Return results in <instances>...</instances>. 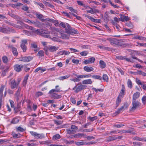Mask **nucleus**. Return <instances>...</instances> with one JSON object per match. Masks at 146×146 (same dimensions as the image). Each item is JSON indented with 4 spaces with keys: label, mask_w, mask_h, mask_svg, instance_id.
<instances>
[{
    "label": "nucleus",
    "mask_w": 146,
    "mask_h": 146,
    "mask_svg": "<svg viewBox=\"0 0 146 146\" xmlns=\"http://www.w3.org/2000/svg\"><path fill=\"white\" fill-rule=\"evenodd\" d=\"M0 32L4 34H9L11 33H15L16 31L15 30L8 27H0Z\"/></svg>",
    "instance_id": "1"
},
{
    "label": "nucleus",
    "mask_w": 146,
    "mask_h": 146,
    "mask_svg": "<svg viewBox=\"0 0 146 146\" xmlns=\"http://www.w3.org/2000/svg\"><path fill=\"white\" fill-rule=\"evenodd\" d=\"M86 85H82L81 83H78L76 86H74L73 88V90H75V92L76 93H78L82 90L86 88Z\"/></svg>",
    "instance_id": "2"
},
{
    "label": "nucleus",
    "mask_w": 146,
    "mask_h": 146,
    "mask_svg": "<svg viewBox=\"0 0 146 146\" xmlns=\"http://www.w3.org/2000/svg\"><path fill=\"white\" fill-rule=\"evenodd\" d=\"M51 31V34L54 36L59 35V33L61 32L62 29L55 27H50Z\"/></svg>",
    "instance_id": "3"
},
{
    "label": "nucleus",
    "mask_w": 146,
    "mask_h": 146,
    "mask_svg": "<svg viewBox=\"0 0 146 146\" xmlns=\"http://www.w3.org/2000/svg\"><path fill=\"white\" fill-rule=\"evenodd\" d=\"M132 104L133 106L130 109V111H134L137 107L140 106V103L137 101L133 100Z\"/></svg>",
    "instance_id": "4"
},
{
    "label": "nucleus",
    "mask_w": 146,
    "mask_h": 146,
    "mask_svg": "<svg viewBox=\"0 0 146 146\" xmlns=\"http://www.w3.org/2000/svg\"><path fill=\"white\" fill-rule=\"evenodd\" d=\"M30 133L35 138L38 139H42L44 137V135L43 134H39L34 131H30Z\"/></svg>",
    "instance_id": "5"
},
{
    "label": "nucleus",
    "mask_w": 146,
    "mask_h": 146,
    "mask_svg": "<svg viewBox=\"0 0 146 146\" xmlns=\"http://www.w3.org/2000/svg\"><path fill=\"white\" fill-rule=\"evenodd\" d=\"M33 58V57L32 56H24L19 58V60L20 61H23L27 62L32 60Z\"/></svg>",
    "instance_id": "6"
},
{
    "label": "nucleus",
    "mask_w": 146,
    "mask_h": 146,
    "mask_svg": "<svg viewBox=\"0 0 146 146\" xmlns=\"http://www.w3.org/2000/svg\"><path fill=\"white\" fill-rule=\"evenodd\" d=\"M107 40L109 41L110 44L112 45H118L119 44V40L117 39L109 38H107Z\"/></svg>",
    "instance_id": "7"
},
{
    "label": "nucleus",
    "mask_w": 146,
    "mask_h": 146,
    "mask_svg": "<svg viewBox=\"0 0 146 146\" xmlns=\"http://www.w3.org/2000/svg\"><path fill=\"white\" fill-rule=\"evenodd\" d=\"M41 36L47 38H50L51 37L49 34L50 32L46 30L41 29Z\"/></svg>",
    "instance_id": "8"
},
{
    "label": "nucleus",
    "mask_w": 146,
    "mask_h": 146,
    "mask_svg": "<svg viewBox=\"0 0 146 146\" xmlns=\"http://www.w3.org/2000/svg\"><path fill=\"white\" fill-rule=\"evenodd\" d=\"M13 67L16 71L19 72L22 70L23 66L22 64H16Z\"/></svg>",
    "instance_id": "9"
},
{
    "label": "nucleus",
    "mask_w": 146,
    "mask_h": 146,
    "mask_svg": "<svg viewBox=\"0 0 146 146\" xmlns=\"http://www.w3.org/2000/svg\"><path fill=\"white\" fill-rule=\"evenodd\" d=\"M27 41L26 40H22V43L21 45V47L24 52H25L27 50V46L25 44H27Z\"/></svg>",
    "instance_id": "10"
},
{
    "label": "nucleus",
    "mask_w": 146,
    "mask_h": 146,
    "mask_svg": "<svg viewBox=\"0 0 146 146\" xmlns=\"http://www.w3.org/2000/svg\"><path fill=\"white\" fill-rule=\"evenodd\" d=\"M47 48H48V50L52 52L56 51L58 48V47L52 45L48 46Z\"/></svg>",
    "instance_id": "11"
},
{
    "label": "nucleus",
    "mask_w": 146,
    "mask_h": 146,
    "mask_svg": "<svg viewBox=\"0 0 146 146\" xmlns=\"http://www.w3.org/2000/svg\"><path fill=\"white\" fill-rule=\"evenodd\" d=\"M64 31L62 30L61 32L59 33V35L60 36V37L64 39H67L69 38V36L67 35L66 34H64Z\"/></svg>",
    "instance_id": "12"
},
{
    "label": "nucleus",
    "mask_w": 146,
    "mask_h": 146,
    "mask_svg": "<svg viewBox=\"0 0 146 146\" xmlns=\"http://www.w3.org/2000/svg\"><path fill=\"white\" fill-rule=\"evenodd\" d=\"M73 74L75 75L76 77V78H71L70 79L71 81H73L74 82H78L80 80V75L76 74Z\"/></svg>",
    "instance_id": "13"
},
{
    "label": "nucleus",
    "mask_w": 146,
    "mask_h": 146,
    "mask_svg": "<svg viewBox=\"0 0 146 146\" xmlns=\"http://www.w3.org/2000/svg\"><path fill=\"white\" fill-rule=\"evenodd\" d=\"M11 87L12 89H14L16 88L18 86L15 80H13L10 83Z\"/></svg>",
    "instance_id": "14"
},
{
    "label": "nucleus",
    "mask_w": 146,
    "mask_h": 146,
    "mask_svg": "<svg viewBox=\"0 0 146 146\" xmlns=\"http://www.w3.org/2000/svg\"><path fill=\"white\" fill-rule=\"evenodd\" d=\"M78 32L74 29L71 28L69 30H67L66 33L68 34L73 35V34L78 33Z\"/></svg>",
    "instance_id": "15"
},
{
    "label": "nucleus",
    "mask_w": 146,
    "mask_h": 146,
    "mask_svg": "<svg viewBox=\"0 0 146 146\" xmlns=\"http://www.w3.org/2000/svg\"><path fill=\"white\" fill-rule=\"evenodd\" d=\"M85 17L88 18L89 19H90L92 21L95 23H99L100 20H98L97 19H95L93 18L86 15H84Z\"/></svg>",
    "instance_id": "16"
},
{
    "label": "nucleus",
    "mask_w": 146,
    "mask_h": 146,
    "mask_svg": "<svg viewBox=\"0 0 146 146\" xmlns=\"http://www.w3.org/2000/svg\"><path fill=\"white\" fill-rule=\"evenodd\" d=\"M121 21H122L124 22L125 21H127L129 20V18L128 16H126L124 15H121L120 17Z\"/></svg>",
    "instance_id": "17"
},
{
    "label": "nucleus",
    "mask_w": 146,
    "mask_h": 146,
    "mask_svg": "<svg viewBox=\"0 0 146 146\" xmlns=\"http://www.w3.org/2000/svg\"><path fill=\"white\" fill-rule=\"evenodd\" d=\"M84 71L87 72H89L91 71H93L94 69L91 67H88L87 66H85L84 67Z\"/></svg>",
    "instance_id": "18"
},
{
    "label": "nucleus",
    "mask_w": 146,
    "mask_h": 146,
    "mask_svg": "<svg viewBox=\"0 0 146 146\" xmlns=\"http://www.w3.org/2000/svg\"><path fill=\"white\" fill-rule=\"evenodd\" d=\"M5 23L6 24L9 25H11V26H12L13 27H14L16 28H18L19 27V26L15 24H14L10 21H8L7 20H5Z\"/></svg>",
    "instance_id": "19"
},
{
    "label": "nucleus",
    "mask_w": 146,
    "mask_h": 146,
    "mask_svg": "<svg viewBox=\"0 0 146 146\" xmlns=\"http://www.w3.org/2000/svg\"><path fill=\"white\" fill-rule=\"evenodd\" d=\"M50 96L55 99H58L61 98L62 96L61 95H58L56 93H53L50 94Z\"/></svg>",
    "instance_id": "20"
},
{
    "label": "nucleus",
    "mask_w": 146,
    "mask_h": 146,
    "mask_svg": "<svg viewBox=\"0 0 146 146\" xmlns=\"http://www.w3.org/2000/svg\"><path fill=\"white\" fill-rule=\"evenodd\" d=\"M82 83L84 84H91L92 83V80L90 79L83 80Z\"/></svg>",
    "instance_id": "21"
},
{
    "label": "nucleus",
    "mask_w": 146,
    "mask_h": 146,
    "mask_svg": "<svg viewBox=\"0 0 146 146\" xmlns=\"http://www.w3.org/2000/svg\"><path fill=\"white\" fill-rule=\"evenodd\" d=\"M139 96L140 93L138 92H136L133 95V100H136L139 98Z\"/></svg>",
    "instance_id": "22"
},
{
    "label": "nucleus",
    "mask_w": 146,
    "mask_h": 146,
    "mask_svg": "<svg viewBox=\"0 0 146 146\" xmlns=\"http://www.w3.org/2000/svg\"><path fill=\"white\" fill-rule=\"evenodd\" d=\"M23 32L24 34L29 36H32L33 35V32H31L27 30H23Z\"/></svg>",
    "instance_id": "23"
},
{
    "label": "nucleus",
    "mask_w": 146,
    "mask_h": 146,
    "mask_svg": "<svg viewBox=\"0 0 146 146\" xmlns=\"http://www.w3.org/2000/svg\"><path fill=\"white\" fill-rule=\"evenodd\" d=\"M99 64L100 65V67L101 68H104L106 67V64L103 60H100L99 62Z\"/></svg>",
    "instance_id": "24"
},
{
    "label": "nucleus",
    "mask_w": 146,
    "mask_h": 146,
    "mask_svg": "<svg viewBox=\"0 0 146 146\" xmlns=\"http://www.w3.org/2000/svg\"><path fill=\"white\" fill-rule=\"evenodd\" d=\"M125 132L126 133H129L132 134H135L134 129L133 128H131L128 130H125Z\"/></svg>",
    "instance_id": "25"
},
{
    "label": "nucleus",
    "mask_w": 146,
    "mask_h": 146,
    "mask_svg": "<svg viewBox=\"0 0 146 146\" xmlns=\"http://www.w3.org/2000/svg\"><path fill=\"white\" fill-rule=\"evenodd\" d=\"M29 75H27L25 77L23 82V86H25L27 83V80L28 79Z\"/></svg>",
    "instance_id": "26"
},
{
    "label": "nucleus",
    "mask_w": 146,
    "mask_h": 146,
    "mask_svg": "<svg viewBox=\"0 0 146 146\" xmlns=\"http://www.w3.org/2000/svg\"><path fill=\"white\" fill-rule=\"evenodd\" d=\"M70 77V75H66L63 76H60L58 78V79L60 80H63L68 78Z\"/></svg>",
    "instance_id": "27"
},
{
    "label": "nucleus",
    "mask_w": 146,
    "mask_h": 146,
    "mask_svg": "<svg viewBox=\"0 0 146 146\" xmlns=\"http://www.w3.org/2000/svg\"><path fill=\"white\" fill-rule=\"evenodd\" d=\"M35 25L39 28H41L42 27V23L36 21V23Z\"/></svg>",
    "instance_id": "28"
},
{
    "label": "nucleus",
    "mask_w": 146,
    "mask_h": 146,
    "mask_svg": "<svg viewBox=\"0 0 146 146\" xmlns=\"http://www.w3.org/2000/svg\"><path fill=\"white\" fill-rule=\"evenodd\" d=\"M81 78H90L92 76L91 74H88L84 75H80Z\"/></svg>",
    "instance_id": "29"
},
{
    "label": "nucleus",
    "mask_w": 146,
    "mask_h": 146,
    "mask_svg": "<svg viewBox=\"0 0 146 146\" xmlns=\"http://www.w3.org/2000/svg\"><path fill=\"white\" fill-rule=\"evenodd\" d=\"M127 85L128 87L130 88H131L132 87V83L130 80L129 79L127 82Z\"/></svg>",
    "instance_id": "30"
},
{
    "label": "nucleus",
    "mask_w": 146,
    "mask_h": 146,
    "mask_svg": "<svg viewBox=\"0 0 146 146\" xmlns=\"http://www.w3.org/2000/svg\"><path fill=\"white\" fill-rule=\"evenodd\" d=\"M60 91V89H52L49 92V93L50 94H53L54 92H58Z\"/></svg>",
    "instance_id": "31"
},
{
    "label": "nucleus",
    "mask_w": 146,
    "mask_h": 146,
    "mask_svg": "<svg viewBox=\"0 0 146 146\" xmlns=\"http://www.w3.org/2000/svg\"><path fill=\"white\" fill-rule=\"evenodd\" d=\"M103 79L104 81L106 82L108 81V77L106 74H104L103 75Z\"/></svg>",
    "instance_id": "32"
},
{
    "label": "nucleus",
    "mask_w": 146,
    "mask_h": 146,
    "mask_svg": "<svg viewBox=\"0 0 146 146\" xmlns=\"http://www.w3.org/2000/svg\"><path fill=\"white\" fill-rule=\"evenodd\" d=\"M11 50L14 55L17 56L18 55V53L15 48H13Z\"/></svg>",
    "instance_id": "33"
},
{
    "label": "nucleus",
    "mask_w": 146,
    "mask_h": 146,
    "mask_svg": "<svg viewBox=\"0 0 146 146\" xmlns=\"http://www.w3.org/2000/svg\"><path fill=\"white\" fill-rule=\"evenodd\" d=\"M60 138V135L58 134H57L54 135L52 138L54 140H56L57 139H59Z\"/></svg>",
    "instance_id": "34"
},
{
    "label": "nucleus",
    "mask_w": 146,
    "mask_h": 146,
    "mask_svg": "<svg viewBox=\"0 0 146 146\" xmlns=\"http://www.w3.org/2000/svg\"><path fill=\"white\" fill-rule=\"evenodd\" d=\"M68 134H74L76 132V131L73 130H71L70 129H68L67 130Z\"/></svg>",
    "instance_id": "35"
},
{
    "label": "nucleus",
    "mask_w": 146,
    "mask_h": 146,
    "mask_svg": "<svg viewBox=\"0 0 146 146\" xmlns=\"http://www.w3.org/2000/svg\"><path fill=\"white\" fill-rule=\"evenodd\" d=\"M92 77L93 78L99 80H101L102 79V78L100 76L97 75H92Z\"/></svg>",
    "instance_id": "36"
},
{
    "label": "nucleus",
    "mask_w": 146,
    "mask_h": 146,
    "mask_svg": "<svg viewBox=\"0 0 146 146\" xmlns=\"http://www.w3.org/2000/svg\"><path fill=\"white\" fill-rule=\"evenodd\" d=\"M19 120L18 118H15L13 119L11 122L13 124H16L19 122Z\"/></svg>",
    "instance_id": "37"
},
{
    "label": "nucleus",
    "mask_w": 146,
    "mask_h": 146,
    "mask_svg": "<svg viewBox=\"0 0 146 146\" xmlns=\"http://www.w3.org/2000/svg\"><path fill=\"white\" fill-rule=\"evenodd\" d=\"M3 62L5 63H7L8 62V58L6 56H4L2 58Z\"/></svg>",
    "instance_id": "38"
},
{
    "label": "nucleus",
    "mask_w": 146,
    "mask_h": 146,
    "mask_svg": "<svg viewBox=\"0 0 146 146\" xmlns=\"http://www.w3.org/2000/svg\"><path fill=\"white\" fill-rule=\"evenodd\" d=\"M88 54V52L87 51H84L81 52L80 54L82 56H86Z\"/></svg>",
    "instance_id": "39"
},
{
    "label": "nucleus",
    "mask_w": 146,
    "mask_h": 146,
    "mask_svg": "<svg viewBox=\"0 0 146 146\" xmlns=\"http://www.w3.org/2000/svg\"><path fill=\"white\" fill-rule=\"evenodd\" d=\"M5 88V86L4 85H2L0 89V95H1L2 96L3 95V92L4 90V89Z\"/></svg>",
    "instance_id": "40"
},
{
    "label": "nucleus",
    "mask_w": 146,
    "mask_h": 146,
    "mask_svg": "<svg viewBox=\"0 0 146 146\" xmlns=\"http://www.w3.org/2000/svg\"><path fill=\"white\" fill-rule=\"evenodd\" d=\"M137 73L140 75H141L143 76H146V73L144 72L141 71H138Z\"/></svg>",
    "instance_id": "41"
},
{
    "label": "nucleus",
    "mask_w": 146,
    "mask_h": 146,
    "mask_svg": "<svg viewBox=\"0 0 146 146\" xmlns=\"http://www.w3.org/2000/svg\"><path fill=\"white\" fill-rule=\"evenodd\" d=\"M121 98H119L118 97L117 98L116 104V107H117L119 106V103L121 102Z\"/></svg>",
    "instance_id": "42"
},
{
    "label": "nucleus",
    "mask_w": 146,
    "mask_h": 146,
    "mask_svg": "<svg viewBox=\"0 0 146 146\" xmlns=\"http://www.w3.org/2000/svg\"><path fill=\"white\" fill-rule=\"evenodd\" d=\"M41 29H37L36 30L35 29V32L33 33H36L37 34L40 35L41 36Z\"/></svg>",
    "instance_id": "43"
},
{
    "label": "nucleus",
    "mask_w": 146,
    "mask_h": 146,
    "mask_svg": "<svg viewBox=\"0 0 146 146\" xmlns=\"http://www.w3.org/2000/svg\"><path fill=\"white\" fill-rule=\"evenodd\" d=\"M41 29H37L36 30L35 29V32L33 33H36L37 34L40 35L41 36Z\"/></svg>",
    "instance_id": "44"
},
{
    "label": "nucleus",
    "mask_w": 146,
    "mask_h": 146,
    "mask_svg": "<svg viewBox=\"0 0 146 146\" xmlns=\"http://www.w3.org/2000/svg\"><path fill=\"white\" fill-rule=\"evenodd\" d=\"M83 134L78 133L74 135H73V137L75 138L80 137H81Z\"/></svg>",
    "instance_id": "45"
},
{
    "label": "nucleus",
    "mask_w": 146,
    "mask_h": 146,
    "mask_svg": "<svg viewBox=\"0 0 146 146\" xmlns=\"http://www.w3.org/2000/svg\"><path fill=\"white\" fill-rule=\"evenodd\" d=\"M133 139L134 140L140 141H141L143 140V139H142V138L138 137L137 136H135L133 138Z\"/></svg>",
    "instance_id": "46"
},
{
    "label": "nucleus",
    "mask_w": 146,
    "mask_h": 146,
    "mask_svg": "<svg viewBox=\"0 0 146 146\" xmlns=\"http://www.w3.org/2000/svg\"><path fill=\"white\" fill-rule=\"evenodd\" d=\"M125 91V88L123 85H122V88L121 89L120 94H123L124 95V92Z\"/></svg>",
    "instance_id": "47"
},
{
    "label": "nucleus",
    "mask_w": 146,
    "mask_h": 146,
    "mask_svg": "<svg viewBox=\"0 0 146 146\" xmlns=\"http://www.w3.org/2000/svg\"><path fill=\"white\" fill-rule=\"evenodd\" d=\"M67 27V28L65 29V32L66 33L67 30H69V29H70L72 28L70 27V25L68 23H66V27Z\"/></svg>",
    "instance_id": "48"
},
{
    "label": "nucleus",
    "mask_w": 146,
    "mask_h": 146,
    "mask_svg": "<svg viewBox=\"0 0 146 146\" xmlns=\"http://www.w3.org/2000/svg\"><path fill=\"white\" fill-rule=\"evenodd\" d=\"M92 89L96 92V93H97L98 91H99V92H102L103 91V90L102 89H97L94 88H93Z\"/></svg>",
    "instance_id": "49"
},
{
    "label": "nucleus",
    "mask_w": 146,
    "mask_h": 146,
    "mask_svg": "<svg viewBox=\"0 0 146 146\" xmlns=\"http://www.w3.org/2000/svg\"><path fill=\"white\" fill-rule=\"evenodd\" d=\"M76 144L77 145H83L86 144V143L83 141L77 142L76 143Z\"/></svg>",
    "instance_id": "50"
},
{
    "label": "nucleus",
    "mask_w": 146,
    "mask_h": 146,
    "mask_svg": "<svg viewBox=\"0 0 146 146\" xmlns=\"http://www.w3.org/2000/svg\"><path fill=\"white\" fill-rule=\"evenodd\" d=\"M21 90V88L20 87L18 89L16 93L15 94V96H20V93Z\"/></svg>",
    "instance_id": "51"
},
{
    "label": "nucleus",
    "mask_w": 146,
    "mask_h": 146,
    "mask_svg": "<svg viewBox=\"0 0 146 146\" xmlns=\"http://www.w3.org/2000/svg\"><path fill=\"white\" fill-rule=\"evenodd\" d=\"M87 8H88L89 9H91L90 10H87V11L88 13H90L91 14H93V9L90 7L88 6H87Z\"/></svg>",
    "instance_id": "52"
},
{
    "label": "nucleus",
    "mask_w": 146,
    "mask_h": 146,
    "mask_svg": "<svg viewBox=\"0 0 146 146\" xmlns=\"http://www.w3.org/2000/svg\"><path fill=\"white\" fill-rule=\"evenodd\" d=\"M89 62L90 63H94L95 60V59L94 57H91L89 58Z\"/></svg>",
    "instance_id": "53"
},
{
    "label": "nucleus",
    "mask_w": 146,
    "mask_h": 146,
    "mask_svg": "<svg viewBox=\"0 0 146 146\" xmlns=\"http://www.w3.org/2000/svg\"><path fill=\"white\" fill-rule=\"evenodd\" d=\"M136 82L137 83V84H138V85H143V83H144V82H141L140 80L138 79L137 78H136Z\"/></svg>",
    "instance_id": "54"
},
{
    "label": "nucleus",
    "mask_w": 146,
    "mask_h": 146,
    "mask_svg": "<svg viewBox=\"0 0 146 146\" xmlns=\"http://www.w3.org/2000/svg\"><path fill=\"white\" fill-rule=\"evenodd\" d=\"M22 9L24 11H27V13H29V12L28 11L29 10V7L27 6H23L22 8Z\"/></svg>",
    "instance_id": "55"
},
{
    "label": "nucleus",
    "mask_w": 146,
    "mask_h": 146,
    "mask_svg": "<svg viewBox=\"0 0 146 146\" xmlns=\"http://www.w3.org/2000/svg\"><path fill=\"white\" fill-rule=\"evenodd\" d=\"M81 47L82 48L84 49H88L90 48V47L89 46L87 45H83L81 46Z\"/></svg>",
    "instance_id": "56"
},
{
    "label": "nucleus",
    "mask_w": 146,
    "mask_h": 146,
    "mask_svg": "<svg viewBox=\"0 0 146 146\" xmlns=\"http://www.w3.org/2000/svg\"><path fill=\"white\" fill-rule=\"evenodd\" d=\"M38 56H44V53L43 50H40L38 53Z\"/></svg>",
    "instance_id": "57"
},
{
    "label": "nucleus",
    "mask_w": 146,
    "mask_h": 146,
    "mask_svg": "<svg viewBox=\"0 0 146 146\" xmlns=\"http://www.w3.org/2000/svg\"><path fill=\"white\" fill-rule=\"evenodd\" d=\"M143 103L145 104L146 102V96H143L142 98Z\"/></svg>",
    "instance_id": "58"
},
{
    "label": "nucleus",
    "mask_w": 146,
    "mask_h": 146,
    "mask_svg": "<svg viewBox=\"0 0 146 146\" xmlns=\"http://www.w3.org/2000/svg\"><path fill=\"white\" fill-rule=\"evenodd\" d=\"M133 144L135 146H141L140 142H133Z\"/></svg>",
    "instance_id": "59"
},
{
    "label": "nucleus",
    "mask_w": 146,
    "mask_h": 146,
    "mask_svg": "<svg viewBox=\"0 0 146 146\" xmlns=\"http://www.w3.org/2000/svg\"><path fill=\"white\" fill-rule=\"evenodd\" d=\"M36 16L37 17V18L40 19L41 18H42L43 17L42 15L38 13L36 14Z\"/></svg>",
    "instance_id": "60"
},
{
    "label": "nucleus",
    "mask_w": 146,
    "mask_h": 146,
    "mask_svg": "<svg viewBox=\"0 0 146 146\" xmlns=\"http://www.w3.org/2000/svg\"><path fill=\"white\" fill-rule=\"evenodd\" d=\"M67 9H69L72 12H73L76 13L77 12V11L75 10L72 7H68Z\"/></svg>",
    "instance_id": "61"
},
{
    "label": "nucleus",
    "mask_w": 146,
    "mask_h": 146,
    "mask_svg": "<svg viewBox=\"0 0 146 146\" xmlns=\"http://www.w3.org/2000/svg\"><path fill=\"white\" fill-rule=\"evenodd\" d=\"M31 46L32 48H37V46L35 42H33L31 44Z\"/></svg>",
    "instance_id": "62"
},
{
    "label": "nucleus",
    "mask_w": 146,
    "mask_h": 146,
    "mask_svg": "<svg viewBox=\"0 0 146 146\" xmlns=\"http://www.w3.org/2000/svg\"><path fill=\"white\" fill-rule=\"evenodd\" d=\"M72 62L73 63H74L78 64L79 63V60H76V59H73L72 60Z\"/></svg>",
    "instance_id": "63"
},
{
    "label": "nucleus",
    "mask_w": 146,
    "mask_h": 146,
    "mask_svg": "<svg viewBox=\"0 0 146 146\" xmlns=\"http://www.w3.org/2000/svg\"><path fill=\"white\" fill-rule=\"evenodd\" d=\"M27 145L28 146H35L37 145V144L34 143H28L27 144Z\"/></svg>",
    "instance_id": "64"
}]
</instances>
